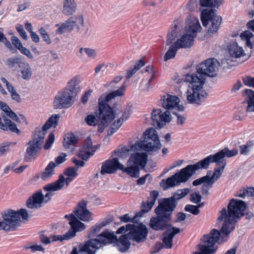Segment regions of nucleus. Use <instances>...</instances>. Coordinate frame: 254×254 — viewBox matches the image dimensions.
Masks as SVG:
<instances>
[{
  "label": "nucleus",
  "instance_id": "obj_25",
  "mask_svg": "<svg viewBox=\"0 0 254 254\" xmlns=\"http://www.w3.org/2000/svg\"><path fill=\"white\" fill-rule=\"evenodd\" d=\"M166 43L167 45L171 46L164 57V61L165 62L175 57V30L172 29L169 32Z\"/></svg>",
  "mask_w": 254,
  "mask_h": 254
},
{
  "label": "nucleus",
  "instance_id": "obj_1",
  "mask_svg": "<svg viewBox=\"0 0 254 254\" xmlns=\"http://www.w3.org/2000/svg\"><path fill=\"white\" fill-rule=\"evenodd\" d=\"M246 208L244 201L232 199L228 205V211L224 208L218 218L219 221H224L221 228V235L218 230H212L209 234L203 236L192 254H214L216 243L220 239L222 241L227 240L229 234L235 228V222L244 215Z\"/></svg>",
  "mask_w": 254,
  "mask_h": 254
},
{
  "label": "nucleus",
  "instance_id": "obj_62",
  "mask_svg": "<svg viewBox=\"0 0 254 254\" xmlns=\"http://www.w3.org/2000/svg\"><path fill=\"white\" fill-rule=\"evenodd\" d=\"M208 177L207 175L205 176L204 177H202L201 178H200L199 179H197L192 182V185L194 186H197L198 185H200L202 184V185L205 183L206 182H207L208 181Z\"/></svg>",
  "mask_w": 254,
  "mask_h": 254
},
{
  "label": "nucleus",
  "instance_id": "obj_60",
  "mask_svg": "<svg viewBox=\"0 0 254 254\" xmlns=\"http://www.w3.org/2000/svg\"><path fill=\"white\" fill-rule=\"evenodd\" d=\"M10 40L12 44L14 45L18 50H19V48H20L23 46L19 39L16 36H12L11 37Z\"/></svg>",
  "mask_w": 254,
  "mask_h": 254
},
{
  "label": "nucleus",
  "instance_id": "obj_40",
  "mask_svg": "<svg viewBox=\"0 0 254 254\" xmlns=\"http://www.w3.org/2000/svg\"><path fill=\"white\" fill-rule=\"evenodd\" d=\"M24 62L21 57H11L6 60V64L9 68L14 67L17 65L21 67Z\"/></svg>",
  "mask_w": 254,
  "mask_h": 254
},
{
  "label": "nucleus",
  "instance_id": "obj_59",
  "mask_svg": "<svg viewBox=\"0 0 254 254\" xmlns=\"http://www.w3.org/2000/svg\"><path fill=\"white\" fill-rule=\"evenodd\" d=\"M19 50L22 54L25 55L29 59L32 60L34 58L30 50L22 46L20 48H19Z\"/></svg>",
  "mask_w": 254,
  "mask_h": 254
},
{
  "label": "nucleus",
  "instance_id": "obj_6",
  "mask_svg": "<svg viewBox=\"0 0 254 254\" xmlns=\"http://www.w3.org/2000/svg\"><path fill=\"white\" fill-rule=\"evenodd\" d=\"M2 217L3 220L0 221V228L10 231L16 229L21 219L27 220L28 213L25 209L21 208L17 211L8 209L2 214Z\"/></svg>",
  "mask_w": 254,
  "mask_h": 254
},
{
  "label": "nucleus",
  "instance_id": "obj_50",
  "mask_svg": "<svg viewBox=\"0 0 254 254\" xmlns=\"http://www.w3.org/2000/svg\"><path fill=\"white\" fill-rule=\"evenodd\" d=\"M25 250L30 249L31 251L33 253H35L37 251L45 252V249L41 245H27L23 247Z\"/></svg>",
  "mask_w": 254,
  "mask_h": 254
},
{
  "label": "nucleus",
  "instance_id": "obj_53",
  "mask_svg": "<svg viewBox=\"0 0 254 254\" xmlns=\"http://www.w3.org/2000/svg\"><path fill=\"white\" fill-rule=\"evenodd\" d=\"M200 206L201 205L200 204H199L198 206L188 204L186 205L185 209L186 211L191 213L194 215H197L199 212L198 207H200Z\"/></svg>",
  "mask_w": 254,
  "mask_h": 254
},
{
  "label": "nucleus",
  "instance_id": "obj_55",
  "mask_svg": "<svg viewBox=\"0 0 254 254\" xmlns=\"http://www.w3.org/2000/svg\"><path fill=\"white\" fill-rule=\"evenodd\" d=\"M77 171V168L69 167L64 171V174L66 176L71 177L75 178L78 175Z\"/></svg>",
  "mask_w": 254,
  "mask_h": 254
},
{
  "label": "nucleus",
  "instance_id": "obj_24",
  "mask_svg": "<svg viewBox=\"0 0 254 254\" xmlns=\"http://www.w3.org/2000/svg\"><path fill=\"white\" fill-rule=\"evenodd\" d=\"M147 161V155L145 153H135L130 156L128 162L129 164H133L135 166L144 168Z\"/></svg>",
  "mask_w": 254,
  "mask_h": 254
},
{
  "label": "nucleus",
  "instance_id": "obj_18",
  "mask_svg": "<svg viewBox=\"0 0 254 254\" xmlns=\"http://www.w3.org/2000/svg\"><path fill=\"white\" fill-rule=\"evenodd\" d=\"M75 178L67 176L66 178L61 175L59 178L56 182L48 184L43 187V190L45 191H58L62 189L64 184L67 187L69 183L71 182Z\"/></svg>",
  "mask_w": 254,
  "mask_h": 254
},
{
  "label": "nucleus",
  "instance_id": "obj_39",
  "mask_svg": "<svg viewBox=\"0 0 254 254\" xmlns=\"http://www.w3.org/2000/svg\"><path fill=\"white\" fill-rule=\"evenodd\" d=\"M20 68L22 78L24 80H29L32 75V72L29 64L25 62Z\"/></svg>",
  "mask_w": 254,
  "mask_h": 254
},
{
  "label": "nucleus",
  "instance_id": "obj_52",
  "mask_svg": "<svg viewBox=\"0 0 254 254\" xmlns=\"http://www.w3.org/2000/svg\"><path fill=\"white\" fill-rule=\"evenodd\" d=\"M190 192V189L188 188L177 190V191H176V200L183 198Z\"/></svg>",
  "mask_w": 254,
  "mask_h": 254
},
{
  "label": "nucleus",
  "instance_id": "obj_19",
  "mask_svg": "<svg viewBox=\"0 0 254 254\" xmlns=\"http://www.w3.org/2000/svg\"><path fill=\"white\" fill-rule=\"evenodd\" d=\"M201 29L202 27L197 16L190 15L187 18L185 26L186 33L196 36L197 33L200 32Z\"/></svg>",
  "mask_w": 254,
  "mask_h": 254
},
{
  "label": "nucleus",
  "instance_id": "obj_34",
  "mask_svg": "<svg viewBox=\"0 0 254 254\" xmlns=\"http://www.w3.org/2000/svg\"><path fill=\"white\" fill-rule=\"evenodd\" d=\"M56 164L53 161L50 162L45 169V171L41 174V179L44 181L49 180L55 174L54 169Z\"/></svg>",
  "mask_w": 254,
  "mask_h": 254
},
{
  "label": "nucleus",
  "instance_id": "obj_30",
  "mask_svg": "<svg viewBox=\"0 0 254 254\" xmlns=\"http://www.w3.org/2000/svg\"><path fill=\"white\" fill-rule=\"evenodd\" d=\"M229 53L231 58L238 59L245 56L243 47L239 46L236 42L231 43L229 46Z\"/></svg>",
  "mask_w": 254,
  "mask_h": 254
},
{
  "label": "nucleus",
  "instance_id": "obj_37",
  "mask_svg": "<svg viewBox=\"0 0 254 254\" xmlns=\"http://www.w3.org/2000/svg\"><path fill=\"white\" fill-rule=\"evenodd\" d=\"M110 223L109 220H104L101 222L97 223L95 225L92 226L89 231V237H93L98 234L102 227L107 226Z\"/></svg>",
  "mask_w": 254,
  "mask_h": 254
},
{
  "label": "nucleus",
  "instance_id": "obj_26",
  "mask_svg": "<svg viewBox=\"0 0 254 254\" xmlns=\"http://www.w3.org/2000/svg\"><path fill=\"white\" fill-rule=\"evenodd\" d=\"M196 36L191 34L187 33L182 35L180 39L176 41V48H190L193 44V39Z\"/></svg>",
  "mask_w": 254,
  "mask_h": 254
},
{
  "label": "nucleus",
  "instance_id": "obj_54",
  "mask_svg": "<svg viewBox=\"0 0 254 254\" xmlns=\"http://www.w3.org/2000/svg\"><path fill=\"white\" fill-rule=\"evenodd\" d=\"M85 121L89 126H95L98 122L97 118L93 115H88L85 118Z\"/></svg>",
  "mask_w": 254,
  "mask_h": 254
},
{
  "label": "nucleus",
  "instance_id": "obj_38",
  "mask_svg": "<svg viewBox=\"0 0 254 254\" xmlns=\"http://www.w3.org/2000/svg\"><path fill=\"white\" fill-rule=\"evenodd\" d=\"M83 53L86 55L88 58L92 60L95 59L97 56V53L96 50L90 48L81 47L79 50L80 55H78V57L81 58L83 55Z\"/></svg>",
  "mask_w": 254,
  "mask_h": 254
},
{
  "label": "nucleus",
  "instance_id": "obj_36",
  "mask_svg": "<svg viewBox=\"0 0 254 254\" xmlns=\"http://www.w3.org/2000/svg\"><path fill=\"white\" fill-rule=\"evenodd\" d=\"M60 119V115L59 114H55L52 115L49 120L46 122L45 124L43 126L41 130H42L44 132L51 127H56L58 125Z\"/></svg>",
  "mask_w": 254,
  "mask_h": 254
},
{
  "label": "nucleus",
  "instance_id": "obj_48",
  "mask_svg": "<svg viewBox=\"0 0 254 254\" xmlns=\"http://www.w3.org/2000/svg\"><path fill=\"white\" fill-rule=\"evenodd\" d=\"M253 144L250 141L245 144L242 145L240 146V152L241 154L244 155H248L252 149Z\"/></svg>",
  "mask_w": 254,
  "mask_h": 254
},
{
  "label": "nucleus",
  "instance_id": "obj_56",
  "mask_svg": "<svg viewBox=\"0 0 254 254\" xmlns=\"http://www.w3.org/2000/svg\"><path fill=\"white\" fill-rule=\"evenodd\" d=\"M213 184V181H207L204 183L202 186L201 193L203 195L207 194L209 190L212 187Z\"/></svg>",
  "mask_w": 254,
  "mask_h": 254
},
{
  "label": "nucleus",
  "instance_id": "obj_14",
  "mask_svg": "<svg viewBox=\"0 0 254 254\" xmlns=\"http://www.w3.org/2000/svg\"><path fill=\"white\" fill-rule=\"evenodd\" d=\"M219 63L215 59H208L202 62L196 66V70L206 76L213 77L216 75L218 69Z\"/></svg>",
  "mask_w": 254,
  "mask_h": 254
},
{
  "label": "nucleus",
  "instance_id": "obj_61",
  "mask_svg": "<svg viewBox=\"0 0 254 254\" xmlns=\"http://www.w3.org/2000/svg\"><path fill=\"white\" fill-rule=\"evenodd\" d=\"M185 109L183 102L177 96H176V110L182 112Z\"/></svg>",
  "mask_w": 254,
  "mask_h": 254
},
{
  "label": "nucleus",
  "instance_id": "obj_3",
  "mask_svg": "<svg viewBox=\"0 0 254 254\" xmlns=\"http://www.w3.org/2000/svg\"><path fill=\"white\" fill-rule=\"evenodd\" d=\"M125 89L126 87L123 85L119 89L108 95L103 94L100 96L98 99L99 112L97 114L98 121L110 123L118 115V111L121 106L119 104H115L111 107V101L116 97L123 96Z\"/></svg>",
  "mask_w": 254,
  "mask_h": 254
},
{
  "label": "nucleus",
  "instance_id": "obj_58",
  "mask_svg": "<svg viewBox=\"0 0 254 254\" xmlns=\"http://www.w3.org/2000/svg\"><path fill=\"white\" fill-rule=\"evenodd\" d=\"M55 140V135L53 133H50L48 138L46 140V142L44 145V148L45 150L49 149L54 143Z\"/></svg>",
  "mask_w": 254,
  "mask_h": 254
},
{
  "label": "nucleus",
  "instance_id": "obj_28",
  "mask_svg": "<svg viewBox=\"0 0 254 254\" xmlns=\"http://www.w3.org/2000/svg\"><path fill=\"white\" fill-rule=\"evenodd\" d=\"M159 104L168 111L174 109L175 108V96L169 94L162 96L159 100Z\"/></svg>",
  "mask_w": 254,
  "mask_h": 254
},
{
  "label": "nucleus",
  "instance_id": "obj_17",
  "mask_svg": "<svg viewBox=\"0 0 254 254\" xmlns=\"http://www.w3.org/2000/svg\"><path fill=\"white\" fill-rule=\"evenodd\" d=\"M206 77L200 72L189 73L186 75L185 81L189 83L188 87L202 89L205 82Z\"/></svg>",
  "mask_w": 254,
  "mask_h": 254
},
{
  "label": "nucleus",
  "instance_id": "obj_2",
  "mask_svg": "<svg viewBox=\"0 0 254 254\" xmlns=\"http://www.w3.org/2000/svg\"><path fill=\"white\" fill-rule=\"evenodd\" d=\"M127 228L129 232L117 239L113 233L108 231H103L98 236V239H91L88 241L80 249L87 254H95L96 250L101 247L102 244H108L116 243L119 251L125 252L129 249L130 243L129 240L140 242L145 240L148 233L146 226L142 224L135 226L130 224L127 225Z\"/></svg>",
  "mask_w": 254,
  "mask_h": 254
},
{
  "label": "nucleus",
  "instance_id": "obj_21",
  "mask_svg": "<svg viewBox=\"0 0 254 254\" xmlns=\"http://www.w3.org/2000/svg\"><path fill=\"white\" fill-rule=\"evenodd\" d=\"M87 201H80L77 208L73 211L77 217L83 221L88 222L93 220V214L87 209Z\"/></svg>",
  "mask_w": 254,
  "mask_h": 254
},
{
  "label": "nucleus",
  "instance_id": "obj_57",
  "mask_svg": "<svg viewBox=\"0 0 254 254\" xmlns=\"http://www.w3.org/2000/svg\"><path fill=\"white\" fill-rule=\"evenodd\" d=\"M200 3L202 6H215L218 4L217 0H200Z\"/></svg>",
  "mask_w": 254,
  "mask_h": 254
},
{
  "label": "nucleus",
  "instance_id": "obj_33",
  "mask_svg": "<svg viewBox=\"0 0 254 254\" xmlns=\"http://www.w3.org/2000/svg\"><path fill=\"white\" fill-rule=\"evenodd\" d=\"M245 100L248 104L247 112H254V91L251 89L244 90Z\"/></svg>",
  "mask_w": 254,
  "mask_h": 254
},
{
  "label": "nucleus",
  "instance_id": "obj_29",
  "mask_svg": "<svg viewBox=\"0 0 254 254\" xmlns=\"http://www.w3.org/2000/svg\"><path fill=\"white\" fill-rule=\"evenodd\" d=\"M4 123L1 122V119L0 117V128L4 131L8 130H10L11 132H15L17 134H19L20 131L17 127L16 125L11 122V121L5 116H2Z\"/></svg>",
  "mask_w": 254,
  "mask_h": 254
},
{
  "label": "nucleus",
  "instance_id": "obj_12",
  "mask_svg": "<svg viewBox=\"0 0 254 254\" xmlns=\"http://www.w3.org/2000/svg\"><path fill=\"white\" fill-rule=\"evenodd\" d=\"M204 165L200 163V161L193 165H189L177 173H176V187L178 186L182 183L187 182L190 177Z\"/></svg>",
  "mask_w": 254,
  "mask_h": 254
},
{
  "label": "nucleus",
  "instance_id": "obj_63",
  "mask_svg": "<svg viewBox=\"0 0 254 254\" xmlns=\"http://www.w3.org/2000/svg\"><path fill=\"white\" fill-rule=\"evenodd\" d=\"M9 150V145L5 142L0 144V156L5 154Z\"/></svg>",
  "mask_w": 254,
  "mask_h": 254
},
{
  "label": "nucleus",
  "instance_id": "obj_43",
  "mask_svg": "<svg viewBox=\"0 0 254 254\" xmlns=\"http://www.w3.org/2000/svg\"><path fill=\"white\" fill-rule=\"evenodd\" d=\"M123 172L127 173L132 177L137 178L139 176V169L136 166H131L125 168L124 166L123 169H121Z\"/></svg>",
  "mask_w": 254,
  "mask_h": 254
},
{
  "label": "nucleus",
  "instance_id": "obj_23",
  "mask_svg": "<svg viewBox=\"0 0 254 254\" xmlns=\"http://www.w3.org/2000/svg\"><path fill=\"white\" fill-rule=\"evenodd\" d=\"M64 217L69 221L70 228L68 232H70V235L72 236V238L75 236L77 232L82 231L85 229V224L79 221L73 214L65 215Z\"/></svg>",
  "mask_w": 254,
  "mask_h": 254
},
{
  "label": "nucleus",
  "instance_id": "obj_44",
  "mask_svg": "<svg viewBox=\"0 0 254 254\" xmlns=\"http://www.w3.org/2000/svg\"><path fill=\"white\" fill-rule=\"evenodd\" d=\"M237 196L242 198L246 196H254V188L241 189L237 192Z\"/></svg>",
  "mask_w": 254,
  "mask_h": 254
},
{
  "label": "nucleus",
  "instance_id": "obj_5",
  "mask_svg": "<svg viewBox=\"0 0 254 254\" xmlns=\"http://www.w3.org/2000/svg\"><path fill=\"white\" fill-rule=\"evenodd\" d=\"M155 210L157 217L151 219L150 226L154 230H163L167 227V222L170 219L175 206V194L171 197L160 198Z\"/></svg>",
  "mask_w": 254,
  "mask_h": 254
},
{
  "label": "nucleus",
  "instance_id": "obj_41",
  "mask_svg": "<svg viewBox=\"0 0 254 254\" xmlns=\"http://www.w3.org/2000/svg\"><path fill=\"white\" fill-rule=\"evenodd\" d=\"M160 186L164 190L175 186V175L169 177L166 180H162L160 183Z\"/></svg>",
  "mask_w": 254,
  "mask_h": 254
},
{
  "label": "nucleus",
  "instance_id": "obj_8",
  "mask_svg": "<svg viewBox=\"0 0 254 254\" xmlns=\"http://www.w3.org/2000/svg\"><path fill=\"white\" fill-rule=\"evenodd\" d=\"M46 133L41 130L40 128H36L32 140L29 141V146L26 149L25 158L27 161L37 157L38 152L41 149V145L43 142Z\"/></svg>",
  "mask_w": 254,
  "mask_h": 254
},
{
  "label": "nucleus",
  "instance_id": "obj_45",
  "mask_svg": "<svg viewBox=\"0 0 254 254\" xmlns=\"http://www.w3.org/2000/svg\"><path fill=\"white\" fill-rule=\"evenodd\" d=\"M253 36V34L250 31H245L242 33L240 35L241 39L246 41L247 46L251 49L252 48V44L250 42V39Z\"/></svg>",
  "mask_w": 254,
  "mask_h": 254
},
{
  "label": "nucleus",
  "instance_id": "obj_4",
  "mask_svg": "<svg viewBox=\"0 0 254 254\" xmlns=\"http://www.w3.org/2000/svg\"><path fill=\"white\" fill-rule=\"evenodd\" d=\"M238 150L236 149L230 150L225 147L213 155H210L203 159L200 160V163L204 165L200 169H207L211 163H215L217 167L215 168L211 177L207 175L208 181H213V184L221 176L226 166V162L225 158H230L238 155Z\"/></svg>",
  "mask_w": 254,
  "mask_h": 254
},
{
  "label": "nucleus",
  "instance_id": "obj_9",
  "mask_svg": "<svg viewBox=\"0 0 254 254\" xmlns=\"http://www.w3.org/2000/svg\"><path fill=\"white\" fill-rule=\"evenodd\" d=\"M200 18L204 27L210 24L208 31L212 33L217 31L221 22V17L212 9H203L201 12Z\"/></svg>",
  "mask_w": 254,
  "mask_h": 254
},
{
  "label": "nucleus",
  "instance_id": "obj_15",
  "mask_svg": "<svg viewBox=\"0 0 254 254\" xmlns=\"http://www.w3.org/2000/svg\"><path fill=\"white\" fill-rule=\"evenodd\" d=\"M208 94L202 89L188 87L186 92L187 99L189 103L200 105L207 98Z\"/></svg>",
  "mask_w": 254,
  "mask_h": 254
},
{
  "label": "nucleus",
  "instance_id": "obj_11",
  "mask_svg": "<svg viewBox=\"0 0 254 254\" xmlns=\"http://www.w3.org/2000/svg\"><path fill=\"white\" fill-rule=\"evenodd\" d=\"M83 24L84 19L82 15L71 16L63 23L56 25V26L58 27L56 33L62 34L66 31H71L74 28H76L77 31H79L80 29L79 25L83 26Z\"/></svg>",
  "mask_w": 254,
  "mask_h": 254
},
{
  "label": "nucleus",
  "instance_id": "obj_46",
  "mask_svg": "<svg viewBox=\"0 0 254 254\" xmlns=\"http://www.w3.org/2000/svg\"><path fill=\"white\" fill-rule=\"evenodd\" d=\"M151 202L149 200L146 202H143L141 207V211L139 212L136 216L141 217L143 214L150 211L153 206V205L151 204Z\"/></svg>",
  "mask_w": 254,
  "mask_h": 254
},
{
  "label": "nucleus",
  "instance_id": "obj_32",
  "mask_svg": "<svg viewBox=\"0 0 254 254\" xmlns=\"http://www.w3.org/2000/svg\"><path fill=\"white\" fill-rule=\"evenodd\" d=\"M77 5L74 0L63 1V13L66 15H71L76 12Z\"/></svg>",
  "mask_w": 254,
  "mask_h": 254
},
{
  "label": "nucleus",
  "instance_id": "obj_16",
  "mask_svg": "<svg viewBox=\"0 0 254 254\" xmlns=\"http://www.w3.org/2000/svg\"><path fill=\"white\" fill-rule=\"evenodd\" d=\"M153 125L157 128H161L166 123L170 122L172 116L169 111L162 112L160 109H154L151 114Z\"/></svg>",
  "mask_w": 254,
  "mask_h": 254
},
{
  "label": "nucleus",
  "instance_id": "obj_20",
  "mask_svg": "<svg viewBox=\"0 0 254 254\" xmlns=\"http://www.w3.org/2000/svg\"><path fill=\"white\" fill-rule=\"evenodd\" d=\"M124 168V165L121 164L118 158H114L111 160H108L102 163L101 169V174H113L117 170H121Z\"/></svg>",
  "mask_w": 254,
  "mask_h": 254
},
{
  "label": "nucleus",
  "instance_id": "obj_27",
  "mask_svg": "<svg viewBox=\"0 0 254 254\" xmlns=\"http://www.w3.org/2000/svg\"><path fill=\"white\" fill-rule=\"evenodd\" d=\"M130 109H127L122 114V117L111 126L110 129L108 131V135H112L120 128L123 122L127 120L130 115Z\"/></svg>",
  "mask_w": 254,
  "mask_h": 254
},
{
  "label": "nucleus",
  "instance_id": "obj_51",
  "mask_svg": "<svg viewBox=\"0 0 254 254\" xmlns=\"http://www.w3.org/2000/svg\"><path fill=\"white\" fill-rule=\"evenodd\" d=\"M39 32L40 35H41L43 40L48 44H50L51 43V39L50 38V35L48 34L46 30L43 27H41L39 29Z\"/></svg>",
  "mask_w": 254,
  "mask_h": 254
},
{
  "label": "nucleus",
  "instance_id": "obj_35",
  "mask_svg": "<svg viewBox=\"0 0 254 254\" xmlns=\"http://www.w3.org/2000/svg\"><path fill=\"white\" fill-rule=\"evenodd\" d=\"M80 80L77 77H74L70 80L65 87L64 89L69 90L72 93V95L75 96V94L78 90L79 87V84Z\"/></svg>",
  "mask_w": 254,
  "mask_h": 254
},
{
  "label": "nucleus",
  "instance_id": "obj_10",
  "mask_svg": "<svg viewBox=\"0 0 254 254\" xmlns=\"http://www.w3.org/2000/svg\"><path fill=\"white\" fill-rule=\"evenodd\" d=\"M74 102V96L69 90L62 89L56 95L53 107L56 109H67L71 107Z\"/></svg>",
  "mask_w": 254,
  "mask_h": 254
},
{
  "label": "nucleus",
  "instance_id": "obj_64",
  "mask_svg": "<svg viewBox=\"0 0 254 254\" xmlns=\"http://www.w3.org/2000/svg\"><path fill=\"white\" fill-rule=\"evenodd\" d=\"M243 82L246 85L254 87V77H246L243 79Z\"/></svg>",
  "mask_w": 254,
  "mask_h": 254
},
{
  "label": "nucleus",
  "instance_id": "obj_49",
  "mask_svg": "<svg viewBox=\"0 0 254 254\" xmlns=\"http://www.w3.org/2000/svg\"><path fill=\"white\" fill-rule=\"evenodd\" d=\"M201 196L198 191H192L190 194V200L196 204H199L201 200Z\"/></svg>",
  "mask_w": 254,
  "mask_h": 254
},
{
  "label": "nucleus",
  "instance_id": "obj_13",
  "mask_svg": "<svg viewBox=\"0 0 254 254\" xmlns=\"http://www.w3.org/2000/svg\"><path fill=\"white\" fill-rule=\"evenodd\" d=\"M44 195L42 190L35 192L31 197L27 200V206L30 209H38L42 206L43 203H47L51 199L53 194L52 191H46Z\"/></svg>",
  "mask_w": 254,
  "mask_h": 254
},
{
  "label": "nucleus",
  "instance_id": "obj_31",
  "mask_svg": "<svg viewBox=\"0 0 254 254\" xmlns=\"http://www.w3.org/2000/svg\"><path fill=\"white\" fill-rule=\"evenodd\" d=\"M175 236V227L168 228L162 235V241L166 249L171 248L173 239Z\"/></svg>",
  "mask_w": 254,
  "mask_h": 254
},
{
  "label": "nucleus",
  "instance_id": "obj_7",
  "mask_svg": "<svg viewBox=\"0 0 254 254\" xmlns=\"http://www.w3.org/2000/svg\"><path fill=\"white\" fill-rule=\"evenodd\" d=\"M161 143L156 131L150 128L143 134V137L135 144V148L146 151H154L159 149Z\"/></svg>",
  "mask_w": 254,
  "mask_h": 254
},
{
  "label": "nucleus",
  "instance_id": "obj_42",
  "mask_svg": "<svg viewBox=\"0 0 254 254\" xmlns=\"http://www.w3.org/2000/svg\"><path fill=\"white\" fill-rule=\"evenodd\" d=\"M77 142L75 136L72 133H68L64 139L63 144L65 148H69L71 146H74Z\"/></svg>",
  "mask_w": 254,
  "mask_h": 254
},
{
  "label": "nucleus",
  "instance_id": "obj_22",
  "mask_svg": "<svg viewBox=\"0 0 254 254\" xmlns=\"http://www.w3.org/2000/svg\"><path fill=\"white\" fill-rule=\"evenodd\" d=\"M97 147L92 145L90 137H88L80 148L78 156L82 160L87 161L91 156L93 155Z\"/></svg>",
  "mask_w": 254,
  "mask_h": 254
},
{
  "label": "nucleus",
  "instance_id": "obj_47",
  "mask_svg": "<svg viewBox=\"0 0 254 254\" xmlns=\"http://www.w3.org/2000/svg\"><path fill=\"white\" fill-rule=\"evenodd\" d=\"M70 232L68 231L63 235H52L51 238L52 242H56L57 241H60L62 242L64 240H68L72 238V235H70Z\"/></svg>",
  "mask_w": 254,
  "mask_h": 254
}]
</instances>
